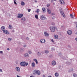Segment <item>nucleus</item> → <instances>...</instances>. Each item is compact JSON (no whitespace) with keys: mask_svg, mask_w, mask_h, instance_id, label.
<instances>
[{"mask_svg":"<svg viewBox=\"0 0 77 77\" xmlns=\"http://www.w3.org/2000/svg\"><path fill=\"white\" fill-rule=\"evenodd\" d=\"M20 64L21 66H27V65H28V63H26V61H23L20 63Z\"/></svg>","mask_w":77,"mask_h":77,"instance_id":"obj_1","label":"nucleus"},{"mask_svg":"<svg viewBox=\"0 0 77 77\" xmlns=\"http://www.w3.org/2000/svg\"><path fill=\"white\" fill-rule=\"evenodd\" d=\"M60 11L61 15H62V17H65V14H64V12H63V10H62V9H60Z\"/></svg>","mask_w":77,"mask_h":77,"instance_id":"obj_2","label":"nucleus"},{"mask_svg":"<svg viewBox=\"0 0 77 77\" xmlns=\"http://www.w3.org/2000/svg\"><path fill=\"white\" fill-rule=\"evenodd\" d=\"M23 17V14H18L17 17V18H22Z\"/></svg>","mask_w":77,"mask_h":77,"instance_id":"obj_3","label":"nucleus"},{"mask_svg":"<svg viewBox=\"0 0 77 77\" xmlns=\"http://www.w3.org/2000/svg\"><path fill=\"white\" fill-rule=\"evenodd\" d=\"M50 29L52 32H54L55 31V27L52 26L50 28Z\"/></svg>","mask_w":77,"mask_h":77,"instance_id":"obj_4","label":"nucleus"},{"mask_svg":"<svg viewBox=\"0 0 77 77\" xmlns=\"http://www.w3.org/2000/svg\"><path fill=\"white\" fill-rule=\"evenodd\" d=\"M51 64L53 66H54L56 65V62L54 60H53L51 62Z\"/></svg>","mask_w":77,"mask_h":77,"instance_id":"obj_5","label":"nucleus"},{"mask_svg":"<svg viewBox=\"0 0 77 77\" xmlns=\"http://www.w3.org/2000/svg\"><path fill=\"white\" fill-rule=\"evenodd\" d=\"M3 32L6 35H9V32L8 30H5L4 31H3Z\"/></svg>","mask_w":77,"mask_h":77,"instance_id":"obj_6","label":"nucleus"},{"mask_svg":"<svg viewBox=\"0 0 77 77\" xmlns=\"http://www.w3.org/2000/svg\"><path fill=\"white\" fill-rule=\"evenodd\" d=\"M59 1L60 4H62V5H64L65 4V2H64L63 0H59Z\"/></svg>","mask_w":77,"mask_h":77,"instance_id":"obj_7","label":"nucleus"},{"mask_svg":"<svg viewBox=\"0 0 77 77\" xmlns=\"http://www.w3.org/2000/svg\"><path fill=\"white\" fill-rule=\"evenodd\" d=\"M72 33V32L71 30H69L67 31V34L69 35H71Z\"/></svg>","mask_w":77,"mask_h":77,"instance_id":"obj_8","label":"nucleus"},{"mask_svg":"<svg viewBox=\"0 0 77 77\" xmlns=\"http://www.w3.org/2000/svg\"><path fill=\"white\" fill-rule=\"evenodd\" d=\"M44 35L45 36L48 37L49 36V34L48 33L45 32L44 33Z\"/></svg>","mask_w":77,"mask_h":77,"instance_id":"obj_9","label":"nucleus"},{"mask_svg":"<svg viewBox=\"0 0 77 77\" xmlns=\"http://www.w3.org/2000/svg\"><path fill=\"white\" fill-rule=\"evenodd\" d=\"M24 56L25 57H29V54L27 53L25 54Z\"/></svg>","mask_w":77,"mask_h":77,"instance_id":"obj_10","label":"nucleus"},{"mask_svg":"<svg viewBox=\"0 0 77 77\" xmlns=\"http://www.w3.org/2000/svg\"><path fill=\"white\" fill-rule=\"evenodd\" d=\"M45 17L43 15L41 16V19L42 20H44Z\"/></svg>","mask_w":77,"mask_h":77,"instance_id":"obj_11","label":"nucleus"},{"mask_svg":"<svg viewBox=\"0 0 77 77\" xmlns=\"http://www.w3.org/2000/svg\"><path fill=\"white\" fill-rule=\"evenodd\" d=\"M40 42L41 43L44 44V43L45 42V39H42L40 40Z\"/></svg>","mask_w":77,"mask_h":77,"instance_id":"obj_12","label":"nucleus"},{"mask_svg":"<svg viewBox=\"0 0 77 77\" xmlns=\"http://www.w3.org/2000/svg\"><path fill=\"white\" fill-rule=\"evenodd\" d=\"M15 69L17 71H18V72H19V71H20V68L18 67H17L15 68Z\"/></svg>","mask_w":77,"mask_h":77,"instance_id":"obj_13","label":"nucleus"},{"mask_svg":"<svg viewBox=\"0 0 77 77\" xmlns=\"http://www.w3.org/2000/svg\"><path fill=\"white\" fill-rule=\"evenodd\" d=\"M1 30H2V31H3H3L5 30V27L4 26H2L1 27Z\"/></svg>","mask_w":77,"mask_h":77,"instance_id":"obj_14","label":"nucleus"},{"mask_svg":"<svg viewBox=\"0 0 77 77\" xmlns=\"http://www.w3.org/2000/svg\"><path fill=\"white\" fill-rule=\"evenodd\" d=\"M47 11H48V12L49 14H50L51 13V11H50V9L48 8L47 9Z\"/></svg>","mask_w":77,"mask_h":77,"instance_id":"obj_15","label":"nucleus"},{"mask_svg":"<svg viewBox=\"0 0 77 77\" xmlns=\"http://www.w3.org/2000/svg\"><path fill=\"white\" fill-rule=\"evenodd\" d=\"M54 38L56 39H58V35H54Z\"/></svg>","mask_w":77,"mask_h":77,"instance_id":"obj_16","label":"nucleus"},{"mask_svg":"<svg viewBox=\"0 0 77 77\" xmlns=\"http://www.w3.org/2000/svg\"><path fill=\"white\" fill-rule=\"evenodd\" d=\"M21 20L22 21L24 22L26 21V18L24 17H23L21 18Z\"/></svg>","mask_w":77,"mask_h":77,"instance_id":"obj_17","label":"nucleus"},{"mask_svg":"<svg viewBox=\"0 0 77 77\" xmlns=\"http://www.w3.org/2000/svg\"><path fill=\"white\" fill-rule=\"evenodd\" d=\"M37 72L36 73V74L37 75H40L41 74V72L39 70L37 71Z\"/></svg>","mask_w":77,"mask_h":77,"instance_id":"obj_18","label":"nucleus"},{"mask_svg":"<svg viewBox=\"0 0 77 77\" xmlns=\"http://www.w3.org/2000/svg\"><path fill=\"white\" fill-rule=\"evenodd\" d=\"M55 77H59V73L57 72H56L55 74Z\"/></svg>","mask_w":77,"mask_h":77,"instance_id":"obj_19","label":"nucleus"},{"mask_svg":"<svg viewBox=\"0 0 77 77\" xmlns=\"http://www.w3.org/2000/svg\"><path fill=\"white\" fill-rule=\"evenodd\" d=\"M8 28L10 29H12V28H12V26L11 25H10L9 26Z\"/></svg>","mask_w":77,"mask_h":77,"instance_id":"obj_20","label":"nucleus"},{"mask_svg":"<svg viewBox=\"0 0 77 77\" xmlns=\"http://www.w3.org/2000/svg\"><path fill=\"white\" fill-rule=\"evenodd\" d=\"M20 51L21 52H23V51H24V49L23 48H20Z\"/></svg>","mask_w":77,"mask_h":77,"instance_id":"obj_21","label":"nucleus"},{"mask_svg":"<svg viewBox=\"0 0 77 77\" xmlns=\"http://www.w3.org/2000/svg\"><path fill=\"white\" fill-rule=\"evenodd\" d=\"M34 61H35V62L36 63V64H38V60L36 59H34L33 60Z\"/></svg>","mask_w":77,"mask_h":77,"instance_id":"obj_22","label":"nucleus"},{"mask_svg":"<svg viewBox=\"0 0 77 77\" xmlns=\"http://www.w3.org/2000/svg\"><path fill=\"white\" fill-rule=\"evenodd\" d=\"M32 67H35V64L34 63H32Z\"/></svg>","mask_w":77,"mask_h":77,"instance_id":"obj_23","label":"nucleus"},{"mask_svg":"<svg viewBox=\"0 0 77 77\" xmlns=\"http://www.w3.org/2000/svg\"><path fill=\"white\" fill-rule=\"evenodd\" d=\"M37 71L36 70H35L34 72H33V74H36V73H37Z\"/></svg>","mask_w":77,"mask_h":77,"instance_id":"obj_24","label":"nucleus"},{"mask_svg":"<svg viewBox=\"0 0 77 77\" xmlns=\"http://www.w3.org/2000/svg\"><path fill=\"white\" fill-rule=\"evenodd\" d=\"M21 5H25V3L23 2H21Z\"/></svg>","mask_w":77,"mask_h":77,"instance_id":"obj_25","label":"nucleus"},{"mask_svg":"<svg viewBox=\"0 0 77 77\" xmlns=\"http://www.w3.org/2000/svg\"><path fill=\"white\" fill-rule=\"evenodd\" d=\"M70 17H71V18H74V16H73V15H72V14H70Z\"/></svg>","mask_w":77,"mask_h":77,"instance_id":"obj_26","label":"nucleus"},{"mask_svg":"<svg viewBox=\"0 0 77 77\" xmlns=\"http://www.w3.org/2000/svg\"><path fill=\"white\" fill-rule=\"evenodd\" d=\"M45 53H46V54H48V53H49V51H48V50L45 51Z\"/></svg>","mask_w":77,"mask_h":77,"instance_id":"obj_27","label":"nucleus"},{"mask_svg":"<svg viewBox=\"0 0 77 77\" xmlns=\"http://www.w3.org/2000/svg\"><path fill=\"white\" fill-rule=\"evenodd\" d=\"M73 76L74 77H77V74L74 73L73 74Z\"/></svg>","mask_w":77,"mask_h":77,"instance_id":"obj_28","label":"nucleus"},{"mask_svg":"<svg viewBox=\"0 0 77 77\" xmlns=\"http://www.w3.org/2000/svg\"><path fill=\"white\" fill-rule=\"evenodd\" d=\"M28 53L29 54H32V51H28Z\"/></svg>","mask_w":77,"mask_h":77,"instance_id":"obj_29","label":"nucleus"},{"mask_svg":"<svg viewBox=\"0 0 77 77\" xmlns=\"http://www.w3.org/2000/svg\"><path fill=\"white\" fill-rule=\"evenodd\" d=\"M35 17L36 19H38V15H35Z\"/></svg>","mask_w":77,"mask_h":77,"instance_id":"obj_30","label":"nucleus"},{"mask_svg":"<svg viewBox=\"0 0 77 77\" xmlns=\"http://www.w3.org/2000/svg\"><path fill=\"white\" fill-rule=\"evenodd\" d=\"M42 10L43 11V12H44L45 11V9L44 8H42Z\"/></svg>","mask_w":77,"mask_h":77,"instance_id":"obj_31","label":"nucleus"},{"mask_svg":"<svg viewBox=\"0 0 77 77\" xmlns=\"http://www.w3.org/2000/svg\"><path fill=\"white\" fill-rule=\"evenodd\" d=\"M36 12L37 13H39V9H37L36 11Z\"/></svg>","mask_w":77,"mask_h":77,"instance_id":"obj_32","label":"nucleus"},{"mask_svg":"<svg viewBox=\"0 0 77 77\" xmlns=\"http://www.w3.org/2000/svg\"><path fill=\"white\" fill-rule=\"evenodd\" d=\"M37 54L38 56H40L41 55V52H38Z\"/></svg>","mask_w":77,"mask_h":77,"instance_id":"obj_33","label":"nucleus"},{"mask_svg":"<svg viewBox=\"0 0 77 77\" xmlns=\"http://www.w3.org/2000/svg\"><path fill=\"white\" fill-rule=\"evenodd\" d=\"M8 39L9 41H11V38H8Z\"/></svg>","mask_w":77,"mask_h":77,"instance_id":"obj_34","label":"nucleus"},{"mask_svg":"<svg viewBox=\"0 0 77 77\" xmlns=\"http://www.w3.org/2000/svg\"><path fill=\"white\" fill-rule=\"evenodd\" d=\"M50 6V4H47V7H49Z\"/></svg>","mask_w":77,"mask_h":77,"instance_id":"obj_35","label":"nucleus"},{"mask_svg":"<svg viewBox=\"0 0 77 77\" xmlns=\"http://www.w3.org/2000/svg\"><path fill=\"white\" fill-rule=\"evenodd\" d=\"M3 51H0V54H2Z\"/></svg>","mask_w":77,"mask_h":77,"instance_id":"obj_36","label":"nucleus"},{"mask_svg":"<svg viewBox=\"0 0 77 77\" xmlns=\"http://www.w3.org/2000/svg\"><path fill=\"white\" fill-rule=\"evenodd\" d=\"M27 47V45H23V47Z\"/></svg>","mask_w":77,"mask_h":77,"instance_id":"obj_37","label":"nucleus"},{"mask_svg":"<svg viewBox=\"0 0 77 77\" xmlns=\"http://www.w3.org/2000/svg\"><path fill=\"white\" fill-rule=\"evenodd\" d=\"M14 3L15 4V5H17V2H16L14 1Z\"/></svg>","mask_w":77,"mask_h":77,"instance_id":"obj_38","label":"nucleus"},{"mask_svg":"<svg viewBox=\"0 0 77 77\" xmlns=\"http://www.w3.org/2000/svg\"><path fill=\"white\" fill-rule=\"evenodd\" d=\"M51 41L52 42H54V41L53 39H51Z\"/></svg>","mask_w":77,"mask_h":77,"instance_id":"obj_39","label":"nucleus"},{"mask_svg":"<svg viewBox=\"0 0 77 77\" xmlns=\"http://www.w3.org/2000/svg\"><path fill=\"white\" fill-rule=\"evenodd\" d=\"M30 11H31V10H30V9H28V12H30Z\"/></svg>","mask_w":77,"mask_h":77,"instance_id":"obj_40","label":"nucleus"},{"mask_svg":"<svg viewBox=\"0 0 77 77\" xmlns=\"http://www.w3.org/2000/svg\"><path fill=\"white\" fill-rule=\"evenodd\" d=\"M26 40H28L29 39V38L28 37H27L26 38Z\"/></svg>","mask_w":77,"mask_h":77,"instance_id":"obj_41","label":"nucleus"},{"mask_svg":"<svg viewBox=\"0 0 77 77\" xmlns=\"http://www.w3.org/2000/svg\"><path fill=\"white\" fill-rule=\"evenodd\" d=\"M72 71V70H69V72H71V71Z\"/></svg>","mask_w":77,"mask_h":77,"instance_id":"obj_42","label":"nucleus"},{"mask_svg":"<svg viewBox=\"0 0 77 77\" xmlns=\"http://www.w3.org/2000/svg\"><path fill=\"white\" fill-rule=\"evenodd\" d=\"M52 14L53 15H55V14L54 13H52Z\"/></svg>","mask_w":77,"mask_h":77,"instance_id":"obj_43","label":"nucleus"},{"mask_svg":"<svg viewBox=\"0 0 77 77\" xmlns=\"http://www.w3.org/2000/svg\"><path fill=\"white\" fill-rule=\"evenodd\" d=\"M2 69H0V72H2Z\"/></svg>","mask_w":77,"mask_h":77,"instance_id":"obj_44","label":"nucleus"},{"mask_svg":"<svg viewBox=\"0 0 77 77\" xmlns=\"http://www.w3.org/2000/svg\"><path fill=\"white\" fill-rule=\"evenodd\" d=\"M7 50L8 51L10 50V49H9V48H8Z\"/></svg>","mask_w":77,"mask_h":77,"instance_id":"obj_45","label":"nucleus"},{"mask_svg":"<svg viewBox=\"0 0 77 77\" xmlns=\"http://www.w3.org/2000/svg\"><path fill=\"white\" fill-rule=\"evenodd\" d=\"M75 40H76V41H77V38H75Z\"/></svg>","mask_w":77,"mask_h":77,"instance_id":"obj_46","label":"nucleus"},{"mask_svg":"<svg viewBox=\"0 0 77 77\" xmlns=\"http://www.w3.org/2000/svg\"><path fill=\"white\" fill-rule=\"evenodd\" d=\"M54 50V48H51V50Z\"/></svg>","mask_w":77,"mask_h":77,"instance_id":"obj_47","label":"nucleus"},{"mask_svg":"<svg viewBox=\"0 0 77 77\" xmlns=\"http://www.w3.org/2000/svg\"><path fill=\"white\" fill-rule=\"evenodd\" d=\"M17 77H20V76H19L18 75H17Z\"/></svg>","mask_w":77,"mask_h":77,"instance_id":"obj_48","label":"nucleus"},{"mask_svg":"<svg viewBox=\"0 0 77 77\" xmlns=\"http://www.w3.org/2000/svg\"><path fill=\"white\" fill-rule=\"evenodd\" d=\"M35 2H37V1H36V0H35Z\"/></svg>","mask_w":77,"mask_h":77,"instance_id":"obj_49","label":"nucleus"},{"mask_svg":"<svg viewBox=\"0 0 77 77\" xmlns=\"http://www.w3.org/2000/svg\"><path fill=\"white\" fill-rule=\"evenodd\" d=\"M51 3H53V1L51 0Z\"/></svg>","mask_w":77,"mask_h":77,"instance_id":"obj_50","label":"nucleus"},{"mask_svg":"<svg viewBox=\"0 0 77 77\" xmlns=\"http://www.w3.org/2000/svg\"><path fill=\"white\" fill-rule=\"evenodd\" d=\"M54 18H55V17H54V18L52 17V19H54Z\"/></svg>","mask_w":77,"mask_h":77,"instance_id":"obj_51","label":"nucleus"},{"mask_svg":"<svg viewBox=\"0 0 77 77\" xmlns=\"http://www.w3.org/2000/svg\"><path fill=\"white\" fill-rule=\"evenodd\" d=\"M75 34H76V35H77V32H76L75 33Z\"/></svg>","mask_w":77,"mask_h":77,"instance_id":"obj_52","label":"nucleus"},{"mask_svg":"<svg viewBox=\"0 0 77 77\" xmlns=\"http://www.w3.org/2000/svg\"><path fill=\"white\" fill-rule=\"evenodd\" d=\"M48 77H52L51 76H49Z\"/></svg>","mask_w":77,"mask_h":77,"instance_id":"obj_53","label":"nucleus"},{"mask_svg":"<svg viewBox=\"0 0 77 77\" xmlns=\"http://www.w3.org/2000/svg\"><path fill=\"white\" fill-rule=\"evenodd\" d=\"M43 77H45V75H43Z\"/></svg>","mask_w":77,"mask_h":77,"instance_id":"obj_54","label":"nucleus"},{"mask_svg":"<svg viewBox=\"0 0 77 77\" xmlns=\"http://www.w3.org/2000/svg\"><path fill=\"white\" fill-rule=\"evenodd\" d=\"M30 77H33V76H30Z\"/></svg>","mask_w":77,"mask_h":77,"instance_id":"obj_55","label":"nucleus"},{"mask_svg":"<svg viewBox=\"0 0 77 77\" xmlns=\"http://www.w3.org/2000/svg\"><path fill=\"white\" fill-rule=\"evenodd\" d=\"M53 1H56V0H52Z\"/></svg>","mask_w":77,"mask_h":77,"instance_id":"obj_56","label":"nucleus"},{"mask_svg":"<svg viewBox=\"0 0 77 77\" xmlns=\"http://www.w3.org/2000/svg\"><path fill=\"white\" fill-rule=\"evenodd\" d=\"M2 11H3V12H4V10H2Z\"/></svg>","mask_w":77,"mask_h":77,"instance_id":"obj_57","label":"nucleus"},{"mask_svg":"<svg viewBox=\"0 0 77 77\" xmlns=\"http://www.w3.org/2000/svg\"><path fill=\"white\" fill-rule=\"evenodd\" d=\"M14 0V1H16V0Z\"/></svg>","mask_w":77,"mask_h":77,"instance_id":"obj_58","label":"nucleus"}]
</instances>
